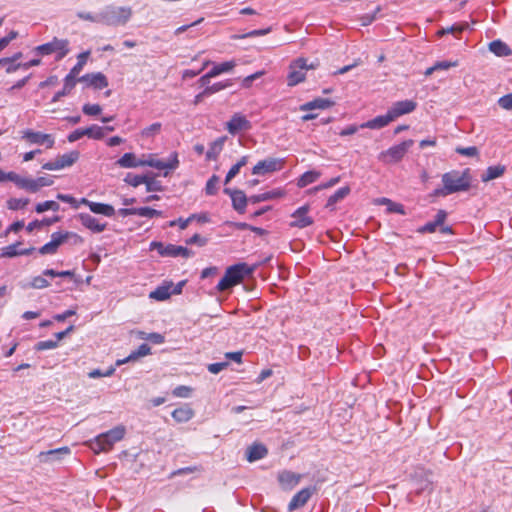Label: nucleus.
Returning <instances> with one entry per match:
<instances>
[{"label":"nucleus","mask_w":512,"mask_h":512,"mask_svg":"<svg viewBox=\"0 0 512 512\" xmlns=\"http://www.w3.org/2000/svg\"><path fill=\"white\" fill-rule=\"evenodd\" d=\"M125 433V427L119 425L105 433L96 436L94 439L87 442V445L96 454L101 452H108L112 449L116 442H119L124 438Z\"/></svg>","instance_id":"nucleus-1"},{"label":"nucleus","mask_w":512,"mask_h":512,"mask_svg":"<svg viewBox=\"0 0 512 512\" xmlns=\"http://www.w3.org/2000/svg\"><path fill=\"white\" fill-rule=\"evenodd\" d=\"M133 11L128 6H105L100 11V21L107 26H125L131 19Z\"/></svg>","instance_id":"nucleus-2"},{"label":"nucleus","mask_w":512,"mask_h":512,"mask_svg":"<svg viewBox=\"0 0 512 512\" xmlns=\"http://www.w3.org/2000/svg\"><path fill=\"white\" fill-rule=\"evenodd\" d=\"M254 270L255 267H250L246 263H238L228 267L224 276L219 281L217 289L225 291L239 284L245 276L252 274Z\"/></svg>","instance_id":"nucleus-3"},{"label":"nucleus","mask_w":512,"mask_h":512,"mask_svg":"<svg viewBox=\"0 0 512 512\" xmlns=\"http://www.w3.org/2000/svg\"><path fill=\"white\" fill-rule=\"evenodd\" d=\"M442 183L446 186L447 190L456 193L469 190L471 186L470 170L464 171L452 170L442 175Z\"/></svg>","instance_id":"nucleus-4"},{"label":"nucleus","mask_w":512,"mask_h":512,"mask_svg":"<svg viewBox=\"0 0 512 512\" xmlns=\"http://www.w3.org/2000/svg\"><path fill=\"white\" fill-rule=\"evenodd\" d=\"M414 144L413 140H405L400 144L394 145L389 149L382 151L378 155V160L384 164H393L401 161L410 147Z\"/></svg>","instance_id":"nucleus-5"},{"label":"nucleus","mask_w":512,"mask_h":512,"mask_svg":"<svg viewBox=\"0 0 512 512\" xmlns=\"http://www.w3.org/2000/svg\"><path fill=\"white\" fill-rule=\"evenodd\" d=\"M317 64L311 63L307 64V61L304 58H299L293 61L289 67V74L287 76V81L289 86H295L300 82L304 81L306 76V71L309 69H315Z\"/></svg>","instance_id":"nucleus-6"},{"label":"nucleus","mask_w":512,"mask_h":512,"mask_svg":"<svg viewBox=\"0 0 512 512\" xmlns=\"http://www.w3.org/2000/svg\"><path fill=\"white\" fill-rule=\"evenodd\" d=\"M178 165L179 160L176 152L172 153L167 161L159 160L154 155H148L141 159V166H149L158 170H174Z\"/></svg>","instance_id":"nucleus-7"},{"label":"nucleus","mask_w":512,"mask_h":512,"mask_svg":"<svg viewBox=\"0 0 512 512\" xmlns=\"http://www.w3.org/2000/svg\"><path fill=\"white\" fill-rule=\"evenodd\" d=\"M37 51L42 55L58 52L57 59H62L69 52L68 40L54 38L51 42L38 46Z\"/></svg>","instance_id":"nucleus-8"},{"label":"nucleus","mask_w":512,"mask_h":512,"mask_svg":"<svg viewBox=\"0 0 512 512\" xmlns=\"http://www.w3.org/2000/svg\"><path fill=\"white\" fill-rule=\"evenodd\" d=\"M22 139H25L30 144L43 145L47 149L52 148L55 144V138L53 135L35 132L31 129H27L22 132Z\"/></svg>","instance_id":"nucleus-9"},{"label":"nucleus","mask_w":512,"mask_h":512,"mask_svg":"<svg viewBox=\"0 0 512 512\" xmlns=\"http://www.w3.org/2000/svg\"><path fill=\"white\" fill-rule=\"evenodd\" d=\"M79 158L78 151H71L69 153L58 156L54 161L45 163L42 168L45 170L53 171L60 170L65 167L72 166Z\"/></svg>","instance_id":"nucleus-10"},{"label":"nucleus","mask_w":512,"mask_h":512,"mask_svg":"<svg viewBox=\"0 0 512 512\" xmlns=\"http://www.w3.org/2000/svg\"><path fill=\"white\" fill-rule=\"evenodd\" d=\"M225 127L231 135H236L239 132L250 130L252 125L245 115L241 113H235L226 123Z\"/></svg>","instance_id":"nucleus-11"},{"label":"nucleus","mask_w":512,"mask_h":512,"mask_svg":"<svg viewBox=\"0 0 512 512\" xmlns=\"http://www.w3.org/2000/svg\"><path fill=\"white\" fill-rule=\"evenodd\" d=\"M69 235H70L69 232H65V233L55 232V233H53L51 235V241L46 243L45 245H43L39 249V253L42 254V255L55 254L57 252V249L59 248V246L68 239Z\"/></svg>","instance_id":"nucleus-12"},{"label":"nucleus","mask_w":512,"mask_h":512,"mask_svg":"<svg viewBox=\"0 0 512 512\" xmlns=\"http://www.w3.org/2000/svg\"><path fill=\"white\" fill-rule=\"evenodd\" d=\"M417 107V103L413 100H403L395 102L388 110L393 121L405 114L413 112Z\"/></svg>","instance_id":"nucleus-13"},{"label":"nucleus","mask_w":512,"mask_h":512,"mask_svg":"<svg viewBox=\"0 0 512 512\" xmlns=\"http://www.w3.org/2000/svg\"><path fill=\"white\" fill-rule=\"evenodd\" d=\"M282 168V161L274 158H268L259 161L252 169L254 175H264L266 173L278 171Z\"/></svg>","instance_id":"nucleus-14"},{"label":"nucleus","mask_w":512,"mask_h":512,"mask_svg":"<svg viewBox=\"0 0 512 512\" xmlns=\"http://www.w3.org/2000/svg\"><path fill=\"white\" fill-rule=\"evenodd\" d=\"M309 206L304 205L299 207L291 216L293 221L290 223L291 227L305 228L313 224V219L308 216Z\"/></svg>","instance_id":"nucleus-15"},{"label":"nucleus","mask_w":512,"mask_h":512,"mask_svg":"<svg viewBox=\"0 0 512 512\" xmlns=\"http://www.w3.org/2000/svg\"><path fill=\"white\" fill-rule=\"evenodd\" d=\"M315 489L314 488H303L299 492H297L291 499L290 503L288 504V510L294 511L301 507H303L308 500L313 495Z\"/></svg>","instance_id":"nucleus-16"},{"label":"nucleus","mask_w":512,"mask_h":512,"mask_svg":"<svg viewBox=\"0 0 512 512\" xmlns=\"http://www.w3.org/2000/svg\"><path fill=\"white\" fill-rule=\"evenodd\" d=\"M78 219L85 228L94 233L103 232L107 226L106 223H101L97 218L88 213H80L78 215Z\"/></svg>","instance_id":"nucleus-17"},{"label":"nucleus","mask_w":512,"mask_h":512,"mask_svg":"<svg viewBox=\"0 0 512 512\" xmlns=\"http://www.w3.org/2000/svg\"><path fill=\"white\" fill-rule=\"evenodd\" d=\"M89 52H83L78 56L77 64L70 70L69 74L66 76V88L67 90L73 89L76 84V76L81 72L84 65L86 64L87 57Z\"/></svg>","instance_id":"nucleus-18"},{"label":"nucleus","mask_w":512,"mask_h":512,"mask_svg":"<svg viewBox=\"0 0 512 512\" xmlns=\"http://www.w3.org/2000/svg\"><path fill=\"white\" fill-rule=\"evenodd\" d=\"M81 203L88 206L90 211L95 214H101L106 217H112L115 214V209L112 205L89 201L85 198L81 200Z\"/></svg>","instance_id":"nucleus-19"},{"label":"nucleus","mask_w":512,"mask_h":512,"mask_svg":"<svg viewBox=\"0 0 512 512\" xmlns=\"http://www.w3.org/2000/svg\"><path fill=\"white\" fill-rule=\"evenodd\" d=\"M302 476L292 471H282L278 475V481L283 489L291 490L299 484Z\"/></svg>","instance_id":"nucleus-20"},{"label":"nucleus","mask_w":512,"mask_h":512,"mask_svg":"<svg viewBox=\"0 0 512 512\" xmlns=\"http://www.w3.org/2000/svg\"><path fill=\"white\" fill-rule=\"evenodd\" d=\"M79 81L85 82L87 85L93 86L96 89H103L108 86L107 78L101 72L86 74L82 76Z\"/></svg>","instance_id":"nucleus-21"},{"label":"nucleus","mask_w":512,"mask_h":512,"mask_svg":"<svg viewBox=\"0 0 512 512\" xmlns=\"http://www.w3.org/2000/svg\"><path fill=\"white\" fill-rule=\"evenodd\" d=\"M70 454V449L68 447H61L49 451H43L38 454V459L40 462L47 463L53 462L60 459V456Z\"/></svg>","instance_id":"nucleus-22"},{"label":"nucleus","mask_w":512,"mask_h":512,"mask_svg":"<svg viewBox=\"0 0 512 512\" xmlns=\"http://www.w3.org/2000/svg\"><path fill=\"white\" fill-rule=\"evenodd\" d=\"M13 183L20 189L26 190L30 193H36L37 191V183L36 179L28 178L20 176L15 173L13 178Z\"/></svg>","instance_id":"nucleus-23"},{"label":"nucleus","mask_w":512,"mask_h":512,"mask_svg":"<svg viewBox=\"0 0 512 512\" xmlns=\"http://www.w3.org/2000/svg\"><path fill=\"white\" fill-rule=\"evenodd\" d=\"M393 119L390 116L389 112L385 115L377 116L363 124H361L360 128H368V129H381L387 126Z\"/></svg>","instance_id":"nucleus-24"},{"label":"nucleus","mask_w":512,"mask_h":512,"mask_svg":"<svg viewBox=\"0 0 512 512\" xmlns=\"http://www.w3.org/2000/svg\"><path fill=\"white\" fill-rule=\"evenodd\" d=\"M171 415L176 422L185 423L194 417V410L188 404H184L176 408Z\"/></svg>","instance_id":"nucleus-25"},{"label":"nucleus","mask_w":512,"mask_h":512,"mask_svg":"<svg viewBox=\"0 0 512 512\" xmlns=\"http://www.w3.org/2000/svg\"><path fill=\"white\" fill-rule=\"evenodd\" d=\"M161 256L164 257H184L188 258L191 256V251L183 246H177L173 244H169L165 247V250L161 252Z\"/></svg>","instance_id":"nucleus-26"},{"label":"nucleus","mask_w":512,"mask_h":512,"mask_svg":"<svg viewBox=\"0 0 512 512\" xmlns=\"http://www.w3.org/2000/svg\"><path fill=\"white\" fill-rule=\"evenodd\" d=\"M151 353V348L147 344H141L136 351H133L128 357L124 359L117 360L116 365L120 366L122 364L128 363L130 361H135L140 357L147 356Z\"/></svg>","instance_id":"nucleus-27"},{"label":"nucleus","mask_w":512,"mask_h":512,"mask_svg":"<svg viewBox=\"0 0 512 512\" xmlns=\"http://www.w3.org/2000/svg\"><path fill=\"white\" fill-rule=\"evenodd\" d=\"M334 105V102L325 98H316L300 106V110L309 111L313 109H327Z\"/></svg>","instance_id":"nucleus-28"},{"label":"nucleus","mask_w":512,"mask_h":512,"mask_svg":"<svg viewBox=\"0 0 512 512\" xmlns=\"http://www.w3.org/2000/svg\"><path fill=\"white\" fill-rule=\"evenodd\" d=\"M225 141H226L225 136L219 137L218 139L213 141L210 144L209 149L206 153V159L207 160H216L218 158V156L220 155L221 151L223 150Z\"/></svg>","instance_id":"nucleus-29"},{"label":"nucleus","mask_w":512,"mask_h":512,"mask_svg":"<svg viewBox=\"0 0 512 512\" xmlns=\"http://www.w3.org/2000/svg\"><path fill=\"white\" fill-rule=\"evenodd\" d=\"M506 171V167L504 165H495L490 166L486 169V171L481 175V180L483 182H489L491 180L497 179L501 177Z\"/></svg>","instance_id":"nucleus-30"},{"label":"nucleus","mask_w":512,"mask_h":512,"mask_svg":"<svg viewBox=\"0 0 512 512\" xmlns=\"http://www.w3.org/2000/svg\"><path fill=\"white\" fill-rule=\"evenodd\" d=\"M172 287L173 283L159 286L154 291L150 292L149 298L157 301H165L172 295Z\"/></svg>","instance_id":"nucleus-31"},{"label":"nucleus","mask_w":512,"mask_h":512,"mask_svg":"<svg viewBox=\"0 0 512 512\" xmlns=\"http://www.w3.org/2000/svg\"><path fill=\"white\" fill-rule=\"evenodd\" d=\"M246 454H247V460L249 462H254L259 459L264 458L267 454V449L264 445L254 444L247 449Z\"/></svg>","instance_id":"nucleus-32"},{"label":"nucleus","mask_w":512,"mask_h":512,"mask_svg":"<svg viewBox=\"0 0 512 512\" xmlns=\"http://www.w3.org/2000/svg\"><path fill=\"white\" fill-rule=\"evenodd\" d=\"M231 200L232 206L237 212H245L248 199L243 191L238 190L237 192H233Z\"/></svg>","instance_id":"nucleus-33"},{"label":"nucleus","mask_w":512,"mask_h":512,"mask_svg":"<svg viewBox=\"0 0 512 512\" xmlns=\"http://www.w3.org/2000/svg\"><path fill=\"white\" fill-rule=\"evenodd\" d=\"M19 245H20V242H17V243H14V244L4 247L2 249L1 256L11 258V257H15L18 255H29L32 253L33 248L18 250Z\"/></svg>","instance_id":"nucleus-34"},{"label":"nucleus","mask_w":512,"mask_h":512,"mask_svg":"<svg viewBox=\"0 0 512 512\" xmlns=\"http://www.w3.org/2000/svg\"><path fill=\"white\" fill-rule=\"evenodd\" d=\"M116 164L121 168H135L141 166V159H137L133 153H125Z\"/></svg>","instance_id":"nucleus-35"},{"label":"nucleus","mask_w":512,"mask_h":512,"mask_svg":"<svg viewBox=\"0 0 512 512\" xmlns=\"http://www.w3.org/2000/svg\"><path fill=\"white\" fill-rule=\"evenodd\" d=\"M489 50L496 56H508L511 55L512 51L507 44L500 40L492 41L489 44Z\"/></svg>","instance_id":"nucleus-36"},{"label":"nucleus","mask_w":512,"mask_h":512,"mask_svg":"<svg viewBox=\"0 0 512 512\" xmlns=\"http://www.w3.org/2000/svg\"><path fill=\"white\" fill-rule=\"evenodd\" d=\"M236 66L237 62L235 60L225 61L219 64H214L210 72L214 77H216L220 74L231 72Z\"/></svg>","instance_id":"nucleus-37"},{"label":"nucleus","mask_w":512,"mask_h":512,"mask_svg":"<svg viewBox=\"0 0 512 512\" xmlns=\"http://www.w3.org/2000/svg\"><path fill=\"white\" fill-rule=\"evenodd\" d=\"M350 193L349 186L339 188L333 195H331L326 203L327 208H332L337 202L343 200Z\"/></svg>","instance_id":"nucleus-38"},{"label":"nucleus","mask_w":512,"mask_h":512,"mask_svg":"<svg viewBox=\"0 0 512 512\" xmlns=\"http://www.w3.org/2000/svg\"><path fill=\"white\" fill-rule=\"evenodd\" d=\"M432 473L429 471H425L423 469H419L415 472V477H421L424 478L423 481L419 484V489L424 490H432V480H431Z\"/></svg>","instance_id":"nucleus-39"},{"label":"nucleus","mask_w":512,"mask_h":512,"mask_svg":"<svg viewBox=\"0 0 512 512\" xmlns=\"http://www.w3.org/2000/svg\"><path fill=\"white\" fill-rule=\"evenodd\" d=\"M248 163V156H243L240 158V160L234 164L230 170L228 171L227 175H226V178H225V183H229L240 171V169L245 166L246 164Z\"/></svg>","instance_id":"nucleus-40"},{"label":"nucleus","mask_w":512,"mask_h":512,"mask_svg":"<svg viewBox=\"0 0 512 512\" xmlns=\"http://www.w3.org/2000/svg\"><path fill=\"white\" fill-rule=\"evenodd\" d=\"M320 172L318 171H308L305 172L298 180L297 185L301 188L306 187L307 185L315 182L320 177Z\"/></svg>","instance_id":"nucleus-41"},{"label":"nucleus","mask_w":512,"mask_h":512,"mask_svg":"<svg viewBox=\"0 0 512 512\" xmlns=\"http://www.w3.org/2000/svg\"><path fill=\"white\" fill-rule=\"evenodd\" d=\"M84 132L87 137L95 140H100L105 136L104 128L98 125H92L90 127L84 128Z\"/></svg>","instance_id":"nucleus-42"},{"label":"nucleus","mask_w":512,"mask_h":512,"mask_svg":"<svg viewBox=\"0 0 512 512\" xmlns=\"http://www.w3.org/2000/svg\"><path fill=\"white\" fill-rule=\"evenodd\" d=\"M231 85H232L231 80H226L224 82H217V83H214L213 85L207 86L203 90V94H208V96H209V95L215 94L221 90H224V89L230 87Z\"/></svg>","instance_id":"nucleus-43"},{"label":"nucleus","mask_w":512,"mask_h":512,"mask_svg":"<svg viewBox=\"0 0 512 512\" xmlns=\"http://www.w3.org/2000/svg\"><path fill=\"white\" fill-rule=\"evenodd\" d=\"M7 208L9 210H19V209H23L24 207H26L28 204H29V199L28 198H10L7 200Z\"/></svg>","instance_id":"nucleus-44"},{"label":"nucleus","mask_w":512,"mask_h":512,"mask_svg":"<svg viewBox=\"0 0 512 512\" xmlns=\"http://www.w3.org/2000/svg\"><path fill=\"white\" fill-rule=\"evenodd\" d=\"M281 193L279 191L265 192L258 195H253L250 197V201L253 203H259L263 201H267L276 197H279Z\"/></svg>","instance_id":"nucleus-45"},{"label":"nucleus","mask_w":512,"mask_h":512,"mask_svg":"<svg viewBox=\"0 0 512 512\" xmlns=\"http://www.w3.org/2000/svg\"><path fill=\"white\" fill-rule=\"evenodd\" d=\"M59 209H60V205L57 202L52 201V200L38 203L35 207V210L37 213H43L47 210L58 211Z\"/></svg>","instance_id":"nucleus-46"},{"label":"nucleus","mask_w":512,"mask_h":512,"mask_svg":"<svg viewBox=\"0 0 512 512\" xmlns=\"http://www.w3.org/2000/svg\"><path fill=\"white\" fill-rule=\"evenodd\" d=\"M219 177L213 175L206 183L205 192L207 195H215L218 190Z\"/></svg>","instance_id":"nucleus-47"},{"label":"nucleus","mask_w":512,"mask_h":512,"mask_svg":"<svg viewBox=\"0 0 512 512\" xmlns=\"http://www.w3.org/2000/svg\"><path fill=\"white\" fill-rule=\"evenodd\" d=\"M148 175H131L128 174L125 181L133 187L145 184Z\"/></svg>","instance_id":"nucleus-48"},{"label":"nucleus","mask_w":512,"mask_h":512,"mask_svg":"<svg viewBox=\"0 0 512 512\" xmlns=\"http://www.w3.org/2000/svg\"><path fill=\"white\" fill-rule=\"evenodd\" d=\"M137 215L141 217L153 218L156 216H162V212L150 207H140L137 208Z\"/></svg>","instance_id":"nucleus-49"},{"label":"nucleus","mask_w":512,"mask_h":512,"mask_svg":"<svg viewBox=\"0 0 512 512\" xmlns=\"http://www.w3.org/2000/svg\"><path fill=\"white\" fill-rule=\"evenodd\" d=\"M161 130V123L159 122H156V123H153L151 124L150 126L144 128L141 132V135L143 137H152L156 134H158Z\"/></svg>","instance_id":"nucleus-50"},{"label":"nucleus","mask_w":512,"mask_h":512,"mask_svg":"<svg viewBox=\"0 0 512 512\" xmlns=\"http://www.w3.org/2000/svg\"><path fill=\"white\" fill-rule=\"evenodd\" d=\"M115 368L110 367L106 371H102L100 369H94L88 373L89 378H100V377H110L114 374Z\"/></svg>","instance_id":"nucleus-51"},{"label":"nucleus","mask_w":512,"mask_h":512,"mask_svg":"<svg viewBox=\"0 0 512 512\" xmlns=\"http://www.w3.org/2000/svg\"><path fill=\"white\" fill-rule=\"evenodd\" d=\"M84 114L89 116H96L102 112V108L98 104H85L82 108Z\"/></svg>","instance_id":"nucleus-52"},{"label":"nucleus","mask_w":512,"mask_h":512,"mask_svg":"<svg viewBox=\"0 0 512 512\" xmlns=\"http://www.w3.org/2000/svg\"><path fill=\"white\" fill-rule=\"evenodd\" d=\"M498 105L507 111L512 110V93L500 97L497 101Z\"/></svg>","instance_id":"nucleus-53"},{"label":"nucleus","mask_w":512,"mask_h":512,"mask_svg":"<svg viewBox=\"0 0 512 512\" xmlns=\"http://www.w3.org/2000/svg\"><path fill=\"white\" fill-rule=\"evenodd\" d=\"M146 185V191L147 192H153V191H161L162 185L159 181L155 180L154 178L148 176L145 182Z\"/></svg>","instance_id":"nucleus-54"},{"label":"nucleus","mask_w":512,"mask_h":512,"mask_svg":"<svg viewBox=\"0 0 512 512\" xmlns=\"http://www.w3.org/2000/svg\"><path fill=\"white\" fill-rule=\"evenodd\" d=\"M192 392V388L188 386H178L173 390V395L180 398H188L190 397Z\"/></svg>","instance_id":"nucleus-55"},{"label":"nucleus","mask_w":512,"mask_h":512,"mask_svg":"<svg viewBox=\"0 0 512 512\" xmlns=\"http://www.w3.org/2000/svg\"><path fill=\"white\" fill-rule=\"evenodd\" d=\"M271 32V28L268 27V28H265V29H258V30H253V31H250L246 34H243L241 36H237L236 38L238 39H244V38H252V37H258V36H264L268 33Z\"/></svg>","instance_id":"nucleus-56"},{"label":"nucleus","mask_w":512,"mask_h":512,"mask_svg":"<svg viewBox=\"0 0 512 512\" xmlns=\"http://www.w3.org/2000/svg\"><path fill=\"white\" fill-rule=\"evenodd\" d=\"M57 345H58V341H54V340L40 341L36 344L35 349L38 351L49 350V349L56 348Z\"/></svg>","instance_id":"nucleus-57"},{"label":"nucleus","mask_w":512,"mask_h":512,"mask_svg":"<svg viewBox=\"0 0 512 512\" xmlns=\"http://www.w3.org/2000/svg\"><path fill=\"white\" fill-rule=\"evenodd\" d=\"M49 285V282L44 278V276H36L31 281V287L35 289H43Z\"/></svg>","instance_id":"nucleus-58"},{"label":"nucleus","mask_w":512,"mask_h":512,"mask_svg":"<svg viewBox=\"0 0 512 512\" xmlns=\"http://www.w3.org/2000/svg\"><path fill=\"white\" fill-rule=\"evenodd\" d=\"M456 152L467 157H474L478 154V149L475 146L470 147H458Z\"/></svg>","instance_id":"nucleus-59"},{"label":"nucleus","mask_w":512,"mask_h":512,"mask_svg":"<svg viewBox=\"0 0 512 512\" xmlns=\"http://www.w3.org/2000/svg\"><path fill=\"white\" fill-rule=\"evenodd\" d=\"M386 201H387V210L389 212H394V213H398L401 215L405 214L404 206L402 204L393 202L391 200H386Z\"/></svg>","instance_id":"nucleus-60"},{"label":"nucleus","mask_w":512,"mask_h":512,"mask_svg":"<svg viewBox=\"0 0 512 512\" xmlns=\"http://www.w3.org/2000/svg\"><path fill=\"white\" fill-rule=\"evenodd\" d=\"M77 17L82 20H86V21H90V22H94V23H101L100 12L97 15H93L92 13H89V12H78Z\"/></svg>","instance_id":"nucleus-61"},{"label":"nucleus","mask_w":512,"mask_h":512,"mask_svg":"<svg viewBox=\"0 0 512 512\" xmlns=\"http://www.w3.org/2000/svg\"><path fill=\"white\" fill-rule=\"evenodd\" d=\"M228 366V362H218L208 365V371L212 374H218Z\"/></svg>","instance_id":"nucleus-62"},{"label":"nucleus","mask_w":512,"mask_h":512,"mask_svg":"<svg viewBox=\"0 0 512 512\" xmlns=\"http://www.w3.org/2000/svg\"><path fill=\"white\" fill-rule=\"evenodd\" d=\"M438 227L439 226L436 225V223L434 221H432V222H428L425 225L419 227L417 229V232L420 233V234L434 233Z\"/></svg>","instance_id":"nucleus-63"},{"label":"nucleus","mask_w":512,"mask_h":512,"mask_svg":"<svg viewBox=\"0 0 512 512\" xmlns=\"http://www.w3.org/2000/svg\"><path fill=\"white\" fill-rule=\"evenodd\" d=\"M264 74L263 71H258L254 74H251L247 77H245L243 80H242V86L245 87V88H249L252 84V82L256 79H258L259 77H261L262 75Z\"/></svg>","instance_id":"nucleus-64"}]
</instances>
